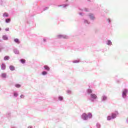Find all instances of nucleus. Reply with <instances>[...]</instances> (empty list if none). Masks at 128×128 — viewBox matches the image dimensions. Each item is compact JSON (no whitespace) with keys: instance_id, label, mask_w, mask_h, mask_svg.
<instances>
[{"instance_id":"nucleus-6","label":"nucleus","mask_w":128,"mask_h":128,"mask_svg":"<svg viewBox=\"0 0 128 128\" xmlns=\"http://www.w3.org/2000/svg\"><path fill=\"white\" fill-rule=\"evenodd\" d=\"M88 16H89V18H90L91 20H94L96 17L94 16V14L90 13Z\"/></svg>"},{"instance_id":"nucleus-33","label":"nucleus","mask_w":128,"mask_h":128,"mask_svg":"<svg viewBox=\"0 0 128 128\" xmlns=\"http://www.w3.org/2000/svg\"><path fill=\"white\" fill-rule=\"evenodd\" d=\"M46 40H48V38H43V42H46Z\"/></svg>"},{"instance_id":"nucleus-27","label":"nucleus","mask_w":128,"mask_h":128,"mask_svg":"<svg viewBox=\"0 0 128 128\" xmlns=\"http://www.w3.org/2000/svg\"><path fill=\"white\" fill-rule=\"evenodd\" d=\"M14 86L17 88H20L22 86V85H20V84H15Z\"/></svg>"},{"instance_id":"nucleus-34","label":"nucleus","mask_w":128,"mask_h":128,"mask_svg":"<svg viewBox=\"0 0 128 128\" xmlns=\"http://www.w3.org/2000/svg\"><path fill=\"white\" fill-rule=\"evenodd\" d=\"M66 92H67L68 94H72V90H68L66 91Z\"/></svg>"},{"instance_id":"nucleus-23","label":"nucleus","mask_w":128,"mask_h":128,"mask_svg":"<svg viewBox=\"0 0 128 128\" xmlns=\"http://www.w3.org/2000/svg\"><path fill=\"white\" fill-rule=\"evenodd\" d=\"M6 118H8V120H10V112H8L6 114Z\"/></svg>"},{"instance_id":"nucleus-38","label":"nucleus","mask_w":128,"mask_h":128,"mask_svg":"<svg viewBox=\"0 0 128 128\" xmlns=\"http://www.w3.org/2000/svg\"><path fill=\"white\" fill-rule=\"evenodd\" d=\"M79 14H80V16H84V13H82V12H79Z\"/></svg>"},{"instance_id":"nucleus-40","label":"nucleus","mask_w":128,"mask_h":128,"mask_svg":"<svg viewBox=\"0 0 128 128\" xmlns=\"http://www.w3.org/2000/svg\"><path fill=\"white\" fill-rule=\"evenodd\" d=\"M126 124H128V117L126 119Z\"/></svg>"},{"instance_id":"nucleus-13","label":"nucleus","mask_w":128,"mask_h":128,"mask_svg":"<svg viewBox=\"0 0 128 128\" xmlns=\"http://www.w3.org/2000/svg\"><path fill=\"white\" fill-rule=\"evenodd\" d=\"M14 42H15L16 44H20V39L18 38H16L14 39Z\"/></svg>"},{"instance_id":"nucleus-50","label":"nucleus","mask_w":128,"mask_h":128,"mask_svg":"<svg viewBox=\"0 0 128 128\" xmlns=\"http://www.w3.org/2000/svg\"><path fill=\"white\" fill-rule=\"evenodd\" d=\"M66 2H68V0H66Z\"/></svg>"},{"instance_id":"nucleus-12","label":"nucleus","mask_w":128,"mask_h":128,"mask_svg":"<svg viewBox=\"0 0 128 128\" xmlns=\"http://www.w3.org/2000/svg\"><path fill=\"white\" fill-rule=\"evenodd\" d=\"M9 68L10 70H12V72H14V70H16V67L12 65H10L9 66Z\"/></svg>"},{"instance_id":"nucleus-30","label":"nucleus","mask_w":128,"mask_h":128,"mask_svg":"<svg viewBox=\"0 0 128 128\" xmlns=\"http://www.w3.org/2000/svg\"><path fill=\"white\" fill-rule=\"evenodd\" d=\"M73 64H78L80 62V60H74L72 61Z\"/></svg>"},{"instance_id":"nucleus-9","label":"nucleus","mask_w":128,"mask_h":128,"mask_svg":"<svg viewBox=\"0 0 128 128\" xmlns=\"http://www.w3.org/2000/svg\"><path fill=\"white\" fill-rule=\"evenodd\" d=\"M0 67L2 70H6V64H4V63H2L1 64Z\"/></svg>"},{"instance_id":"nucleus-2","label":"nucleus","mask_w":128,"mask_h":128,"mask_svg":"<svg viewBox=\"0 0 128 128\" xmlns=\"http://www.w3.org/2000/svg\"><path fill=\"white\" fill-rule=\"evenodd\" d=\"M118 116V112L115 111L114 112L111 114V116H107V120H114L116 116Z\"/></svg>"},{"instance_id":"nucleus-11","label":"nucleus","mask_w":128,"mask_h":128,"mask_svg":"<svg viewBox=\"0 0 128 128\" xmlns=\"http://www.w3.org/2000/svg\"><path fill=\"white\" fill-rule=\"evenodd\" d=\"M14 52L15 54H20V50L16 48L14 49Z\"/></svg>"},{"instance_id":"nucleus-24","label":"nucleus","mask_w":128,"mask_h":128,"mask_svg":"<svg viewBox=\"0 0 128 128\" xmlns=\"http://www.w3.org/2000/svg\"><path fill=\"white\" fill-rule=\"evenodd\" d=\"M20 62H21V64H26V60L24 59L21 58L20 60Z\"/></svg>"},{"instance_id":"nucleus-37","label":"nucleus","mask_w":128,"mask_h":128,"mask_svg":"<svg viewBox=\"0 0 128 128\" xmlns=\"http://www.w3.org/2000/svg\"><path fill=\"white\" fill-rule=\"evenodd\" d=\"M20 98H24V94H21V95L20 96Z\"/></svg>"},{"instance_id":"nucleus-41","label":"nucleus","mask_w":128,"mask_h":128,"mask_svg":"<svg viewBox=\"0 0 128 128\" xmlns=\"http://www.w3.org/2000/svg\"><path fill=\"white\" fill-rule=\"evenodd\" d=\"M88 2H94V0H87Z\"/></svg>"},{"instance_id":"nucleus-7","label":"nucleus","mask_w":128,"mask_h":128,"mask_svg":"<svg viewBox=\"0 0 128 128\" xmlns=\"http://www.w3.org/2000/svg\"><path fill=\"white\" fill-rule=\"evenodd\" d=\"M106 100H108V96L106 95H103L101 97V101L102 102H104Z\"/></svg>"},{"instance_id":"nucleus-8","label":"nucleus","mask_w":128,"mask_h":128,"mask_svg":"<svg viewBox=\"0 0 128 128\" xmlns=\"http://www.w3.org/2000/svg\"><path fill=\"white\" fill-rule=\"evenodd\" d=\"M44 70H46V72H50V68L48 65H44Z\"/></svg>"},{"instance_id":"nucleus-25","label":"nucleus","mask_w":128,"mask_h":128,"mask_svg":"<svg viewBox=\"0 0 128 128\" xmlns=\"http://www.w3.org/2000/svg\"><path fill=\"white\" fill-rule=\"evenodd\" d=\"M10 56H4V60H10Z\"/></svg>"},{"instance_id":"nucleus-31","label":"nucleus","mask_w":128,"mask_h":128,"mask_svg":"<svg viewBox=\"0 0 128 128\" xmlns=\"http://www.w3.org/2000/svg\"><path fill=\"white\" fill-rule=\"evenodd\" d=\"M96 126L97 128H100V124L98 122L96 124Z\"/></svg>"},{"instance_id":"nucleus-19","label":"nucleus","mask_w":128,"mask_h":128,"mask_svg":"<svg viewBox=\"0 0 128 128\" xmlns=\"http://www.w3.org/2000/svg\"><path fill=\"white\" fill-rule=\"evenodd\" d=\"M10 18H6L5 19V22L6 24H10Z\"/></svg>"},{"instance_id":"nucleus-46","label":"nucleus","mask_w":128,"mask_h":128,"mask_svg":"<svg viewBox=\"0 0 128 128\" xmlns=\"http://www.w3.org/2000/svg\"><path fill=\"white\" fill-rule=\"evenodd\" d=\"M2 30V28L0 27V32Z\"/></svg>"},{"instance_id":"nucleus-4","label":"nucleus","mask_w":128,"mask_h":128,"mask_svg":"<svg viewBox=\"0 0 128 128\" xmlns=\"http://www.w3.org/2000/svg\"><path fill=\"white\" fill-rule=\"evenodd\" d=\"M96 100H98V96H96V94H91L90 96L89 100H90L91 102H94Z\"/></svg>"},{"instance_id":"nucleus-36","label":"nucleus","mask_w":128,"mask_h":128,"mask_svg":"<svg viewBox=\"0 0 128 128\" xmlns=\"http://www.w3.org/2000/svg\"><path fill=\"white\" fill-rule=\"evenodd\" d=\"M6 32H10V28H6L5 29Z\"/></svg>"},{"instance_id":"nucleus-32","label":"nucleus","mask_w":128,"mask_h":128,"mask_svg":"<svg viewBox=\"0 0 128 128\" xmlns=\"http://www.w3.org/2000/svg\"><path fill=\"white\" fill-rule=\"evenodd\" d=\"M4 0H0V6H4Z\"/></svg>"},{"instance_id":"nucleus-39","label":"nucleus","mask_w":128,"mask_h":128,"mask_svg":"<svg viewBox=\"0 0 128 128\" xmlns=\"http://www.w3.org/2000/svg\"><path fill=\"white\" fill-rule=\"evenodd\" d=\"M84 10L85 12H88V10L87 8H85L84 9Z\"/></svg>"},{"instance_id":"nucleus-42","label":"nucleus","mask_w":128,"mask_h":128,"mask_svg":"<svg viewBox=\"0 0 128 128\" xmlns=\"http://www.w3.org/2000/svg\"><path fill=\"white\" fill-rule=\"evenodd\" d=\"M117 84H120V80H116Z\"/></svg>"},{"instance_id":"nucleus-21","label":"nucleus","mask_w":128,"mask_h":128,"mask_svg":"<svg viewBox=\"0 0 128 128\" xmlns=\"http://www.w3.org/2000/svg\"><path fill=\"white\" fill-rule=\"evenodd\" d=\"M41 74H42V76H46V74H48V71L43 70L41 72Z\"/></svg>"},{"instance_id":"nucleus-43","label":"nucleus","mask_w":128,"mask_h":128,"mask_svg":"<svg viewBox=\"0 0 128 128\" xmlns=\"http://www.w3.org/2000/svg\"><path fill=\"white\" fill-rule=\"evenodd\" d=\"M80 10H81L82 12L84 10V9H82L80 8H79Z\"/></svg>"},{"instance_id":"nucleus-14","label":"nucleus","mask_w":128,"mask_h":128,"mask_svg":"<svg viewBox=\"0 0 128 128\" xmlns=\"http://www.w3.org/2000/svg\"><path fill=\"white\" fill-rule=\"evenodd\" d=\"M6 76H7V75H6V72H4L1 74V78H6Z\"/></svg>"},{"instance_id":"nucleus-16","label":"nucleus","mask_w":128,"mask_h":128,"mask_svg":"<svg viewBox=\"0 0 128 128\" xmlns=\"http://www.w3.org/2000/svg\"><path fill=\"white\" fill-rule=\"evenodd\" d=\"M86 92L88 94H93L92 90V89H90V88H88L86 90Z\"/></svg>"},{"instance_id":"nucleus-44","label":"nucleus","mask_w":128,"mask_h":128,"mask_svg":"<svg viewBox=\"0 0 128 128\" xmlns=\"http://www.w3.org/2000/svg\"><path fill=\"white\" fill-rule=\"evenodd\" d=\"M28 128H32V126H28Z\"/></svg>"},{"instance_id":"nucleus-29","label":"nucleus","mask_w":128,"mask_h":128,"mask_svg":"<svg viewBox=\"0 0 128 128\" xmlns=\"http://www.w3.org/2000/svg\"><path fill=\"white\" fill-rule=\"evenodd\" d=\"M107 21L108 22V24H110L112 22V20L110 19V18H108L107 20Z\"/></svg>"},{"instance_id":"nucleus-18","label":"nucleus","mask_w":128,"mask_h":128,"mask_svg":"<svg viewBox=\"0 0 128 128\" xmlns=\"http://www.w3.org/2000/svg\"><path fill=\"white\" fill-rule=\"evenodd\" d=\"M13 96H14V98H18V93L16 92H13Z\"/></svg>"},{"instance_id":"nucleus-45","label":"nucleus","mask_w":128,"mask_h":128,"mask_svg":"<svg viewBox=\"0 0 128 128\" xmlns=\"http://www.w3.org/2000/svg\"><path fill=\"white\" fill-rule=\"evenodd\" d=\"M27 24H30V22H28V20H27Z\"/></svg>"},{"instance_id":"nucleus-5","label":"nucleus","mask_w":128,"mask_h":128,"mask_svg":"<svg viewBox=\"0 0 128 128\" xmlns=\"http://www.w3.org/2000/svg\"><path fill=\"white\" fill-rule=\"evenodd\" d=\"M57 38H64V40H66L67 38H68V36L60 34L57 35L56 36Z\"/></svg>"},{"instance_id":"nucleus-15","label":"nucleus","mask_w":128,"mask_h":128,"mask_svg":"<svg viewBox=\"0 0 128 128\" xmlns=\"http://www.w3.org/2000/svg\"><path fill=\"white\" fill-rule=\"evenodd\" d=\"M3 18H8L10 16V15L8 14V13L5 12L2 14Z\"/></svg>"},{"instance_id":"nucleus-48","label":"nucleus","mask_w":128,"mask_h":128,"mask_svg":"<svg viewBox=\"0 0 128 128\" xmlns=\"http://www.w3.org/2000/svg\"><path fill=\"white\" fill-rule=\"evenodd\" d=\"M32 22H34V19H32Z\"/></svg>"},{"instance_id":"nucleus-1","label":"nucleus","mask_w":128,"mask_h":128,"mask_svg":"<svg viewBox=\"0 0 128 128\" xmlns=\"http://www.w3.org/2000/svg\"><path fill=\"white\" fill-rule=\"evenodd\" d=\"M81 118L83 120H90V118H92V112H88L86 114V112H84L81 115Z\"/></svg>"},{"instance_id":"nucleus-28","label":"nucleus","mask_w":128,"mask_h":128,"mask_svg":"<svg viewBox=\"0 0 128 128\" xmlns=\"http://www.w3.org/2000/svg\"><path fill=\"white\" fill-rule=\"evenodd\" d=\"M59 6H62V8H66V6H68V4H64L63 5H60Z\"/></svg>"},{"instance_id":"nucleus-22","label":"nucleus","mask_w":128,"mask_h":128,"mask_svg":"<svg viewBox=\"0 0 128 128\" xmlns=\"http://www.w3.org/2000/svg\"><path fill=\"white\" fill-rule=\"evenodd\" d=\"M58 100L60 102H62V100H64V97L62 96H58Z\"/></svg>"},{"instance_id":"nucleus-10","label":"nucleus","mask_w":128,"mask_h":128,"mask_svg":"<svg viewBox=\"0 0 128 128\" xmlns=\"http://www.w3.org/2000/svg\"><path fill=\"white\" fill-rule=\"evenodd\" d=\"M2 40H8V37L6 34L3 35L2 36Z\"/></svg>"},{"instance_id":"nucleus-20","label":"nucleus","mask_w":128,"mask_h":128,"mask_svg":"<svg viewBox=\"0 0 128 128\" xmlns=\"http://www.w3.org/2000/svg\"><path fill=\"white\" fill-rule=\"evenodd\" d=\"M33 8L34 10H36V8H38V3L36 2L34 4Z\"/></svg>"},{"instance_id":"nucleus-3","label":"nucleus","mask_w":128,"mask_h":128,"mask_svg":"<svg viewBox=\"0 0 128 128\" xmlns=\"http://www.w3.org/2000/svg\"><path fill=\"white\" fill-rule=\"evenodd\" d=\"M128 90L127 88H124L122 92V98L124 100H128Z\"/></svg>"},{"instance_id":"nucleus-26","label":"nucleus","mask_w":128,"mask_h":128,"mask_svg":"<svg viewBox=\"0 0 128 128\" xmlns=\"http://www.w3.org/2000/svg\"><path fill=\"white\" fill-rule=\"evenodd\" d=\"M84 24H90V22L87 20L84 19Z\"/></svg>"},{"instance_id":"nucleus-47","label":"nucleus","mask_w":128,"mask_h":128,"mask_svg":"<svg viewBox=\"0 0 128 128\" xmlns=\"http://www.w3.org/2000/svg\"><path fill=\"white\" fill-rule=\"evenodd\" d=\"M12 128H16V127H12Z\"/></svg>"},{"instance_id":"nucleus-35","label":"nucleus","mask_w":128,"mask_h":128,"mask_svg":"<svg viewBox=\"0 0 128 128\" xmlns=\"http://www.w3.org/2000/svg\"><path fill=\"white\" fill-rule=\"evenodd\" d=\"M50 7L47 6V7H45L44 8H43V10L44 12V10H48Z\"/></svg>"},{"instance_id":"nucleus-49","label":"nucleus","mask_w":128,"mask_h":128,"mask_svg":"<svg viewBox=\"0 0 128 128\" xmlns=\"http://www.w3.org/2000/svg\"><path fill=\"white\" fill-rule=\"evenodd\" d=\"M0 42H2V40H0Z\"/></svg>"},{"instance_id":"nucleus-17","label":"nucleus","mask_w":128,"mask_h":128,"mask_svg":"<svg viewBox=\"0 0 128 128\" xmlns=\"http://www.w3.org/2000/svg\"><path fill=\"white\" fill-rule=\"evenodd\" d=\"M112 40H107L106 42V44L107 46H112Z\"/></svg>"}]
</instances>
